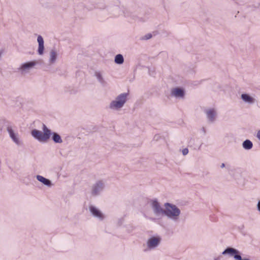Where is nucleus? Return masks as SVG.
<instances>
[{"instance_id":"2eb2a0df","label":"nucleus","mask_w":260,"mask_h":260,"mask_svg":"<svg viewBox=\"0 0 260 260\" xmlns=\"http://www.w3.org/2000/svg\"><path fill=\"white\" fill-rule=\"evenodd\" d=\"M36 178L39 181L42 183L44 185L48 187H51L52 186L51 181L42 176L37 175Z\"/></svg>"},{"instance_id":"f257e3e1","label":"nucleus","mask_w":260,"mask_h":260,"mask_svg":"<svg viewBox=\"0 0 260 260\" xmlns=\"http://www.w3.org/2000/svg\"><path fill=\"white\" fill-rule=\"evenodd\" d=\"M164 214L171 220L177 222L179 221L181 213L180 209L175 205L166 203L164 205Z\"/></svg>"},{"instance_id":"423d86ee","label":"nucleus","mask_w":260,"mask_h":260,"mask_svg":"<svg viewBox=\"0 0 260 260\" xmlns=\"http://www.w3.org/2000/svg\"><path fill=\"white\" fill-rule=\"evenodd\" d=\"M37 64V61L36 60L25 62L21 63L17 70L21 74L25 75L28 74Z\"/></svg>"},{"instance_id":"5701e85b","label":"nucleus","mask_w":260,"mask_h":260,"mask_svg":"<svg viewBox=\"0 0 260 260\" xmlns=\"http://www.w3.org/2000/svg\"><path fill=\"white\" fill-rule=\"evenodd\" d=\"M234 258L238 259V260H242L241 256L240 255L236 254L234 255Z\"/></svg>"},{"instance_id":"b1692460","label":"nucleus","mask_w":260,"mask_h":260,"mask_svg":"<svg viewBox=\"0 0 260 260\" xmlns=\"http://www.w3.org/2000/svg\"><path fill=\"white\" fill-rule=\"evenodd\" d=\"M257 210L260 212V201H259L257 204Z\"/></svg>"},{"instance_id":"4be33fe9","label":"nucleus","mask_w":260,"mask_h":260,"mask_svg":"<svg viewBox=\"0 0 260 260\" xmlns=\"http://www.w3.org/2000/svg\"><path fill=\"white\" fill-rule=\"evenodd\" d=\"M182 154L183 155H186L188 153V149L187 148H184L182 151Z\"/></svg>"},{"instance_id":"bb28decb","label":"nucleus","mask_w":260,"mask_h":260,"mask_svg":"<svg viewBox=\"0 0 260 260\" xmlns=\"http://www.w3.org/2000/svg\"><path fill=\"white\" fill-rule=\"evenodd\" d=\"M225 167V165L224 164H222L221 165V168H224Z\"/></svg>"},{"instance_id":"9b49d317","label":"nucleus","mask_w":260,"mask_h":260,"mask_svg":"<svg viewBox=\"0 0 260 260\" xmlns=\"http://www.w3.org/2000/svg\"><path fill=\"white\" fill-rule=\"evenodd\" d=\"M185 90L183 88L175 87L171 89V96L178 99H183L185 96Z\"/></svg>"},{"instance_id":"a211bd4d","label":"nucleus","mask_w":260,"mask_h":260,"mask_svg":"<svg viewBox=\"0 0 260 260\" xmlns=\"http://www.w3.org/2000/svg\"><path fill=\"white\" fill-rule=\"evenodd\" d=\"M114 61L116 64H121L124 62V58L122 55L118 54L115 56Z\"/></svg>"},{"instance_id":"f03ea898","label":"nucleus","mask_w":260,"mask_h":260,"mask_svg":"<svg viewBox=\"0 0 260 260\" xmlns=\"http://www.w3.org/2000/svg\"><path fill=\"white\" fill-rule=\"evenodd\" d=\"M127 96L126 93H122L117 96L109 104V109L113 111H120L127 101Z\"/></svg>"},{"instance_id":"ddd939ff","label":"nucleus","mask_w":260,"mask_h":260,"mask_svg":"<svg viewBox=\"0 0 260 260\" xmlns=\"http://www.w3.org/2000/svg\"><path fill=\"white\" fill-rule=\"evenodd\" d=\"M89 211L91 214L94 217L98 218L99 220H103L105 216L102 212L96 207L91 205L89 207Z\"/></svg>"},{"instance_id":"4468645a","label":"nucleus","mask_w":260,"mask_h":260,"mask_svg":"<svg viewBox=\"0 0 260 260\" xmlns=\"http://www.w3.org/2000/svg\"><path fill=\"white\" fill-rule=\"evenodd\" d=\"M37 42L38 43V53L40 55H42L44 53V41L43 37L39 35L37 38Z\"/></svg>"},{"instance_id":"f3484780","label":"nucleus","mask_w":260,"mask_h":260,"mask_svg":"<svg viewBox=\"0 0 260 260\" xmlns=\"http://www.w3.org/2000/svg\"><path fill=\"white\" fill-rule=\"evenodd\" d=\"M52 139L56 143H62V140L59 134L56 133H51Z\"/></svg>"},{"instance_id":"39448f33","label":"nucleus","mask_w":260,"mask_h":260,"mask_svg":"<svg viewBox=\"0 0 260 260\" xmlns=\"http://www.w3.org/2000/svg\"><path fill=\"white\" fill-rule=\"evenodd\" d=\"M161 238L160 236H151L149 238L146 243L145 251H151L156 248L160 244Z\"/></svg>"},{"instance_id":"9d476101","label":"nucleus","mask_w":260,"mask_h":260,"mask_svg":"<svg viewBox=\"0 0 260 260\" xmlns=\"http://www.w3.org/2000/svg\"><path fill=\"white\" fill-rule=\"evenodd\" d=\"M151 205L153 212L156 215L159 216L164 214L165 209L161 208L159 203L156 200H152Z\"/></svg>"},{"instance_id":"20e7f679","label":"nucleus","mask_w":260,"mask_h":260,"mask_svg":"<svg viewBox=\"0 0 260 260\" xmlns=\"http://www.w3.org/2000/svg\"><path fill=\"white\" fill-rule=\"evenodd\" d=\"M105 187V182L103 180L95 181L90 187V194L95 197L101 194Z\"/></svg>"},{"instance_id":"aec40b11","label":"nucleus","mask_w":260,"mask_h":260,"mask_svg":"<svg viewBox=\"0 0 260 260\" xmlns=\"http://www.w3.org/2000/svg\"><path fill=\"white\" fill-rule=\"evenodd\" d=\"M238 251L233 248H228L222 252V254H230L233 255L234 254L237 253Z\"/></svg>"},{"instance_id":"6e6552de","label":"nucleus","mask_w":260,"mask_h":260,"mask_svg":"<svg viewBox=\"0 0 260 260\" xmlns=\"http://www.w3.org/2000/svg\"><path fill=\"white\" fill-rule=\"evenodd\" d=\"M7 130L10 137L16 145L20 146L22 144L18 133L16 132L11 126H7Z\"/></svg>"},{"instance_id":"dca6fc26","label":"nucleus","mask_w":260,"mask_h":260,"mask_svg":"<svg viewBox=\"0 0 260 260\" xmlns=\"http://www.w3.org/2000/svg\"><path fill=\"white\" fill-rule=\"evenodd\" d=\"M95 76L98 80V81L101 83L103 86H105L107 84L106 81L104 80L103 76L101 73L99 72H96L95 73Z\"/></svg>"},{"instance_id":"1a4fd4ad","label":"nucleus","mask_w":260,"mask_h":260,"mask_svg":"<svg viewBox=\"0 0 260 260\" xmlns=\"http://www.w3.org/2000/svg\"><path fill=\"white\" fill-rule=\"evenodd\" d=\"M205 113L206 115V117L209 123L214 122L217 118V110L214 108H208L205 110Z\"/></svg>"},{"instance_id":"393cba45","label":"nucleus","mask_w":260,"mask_h":260,"mask_svg":"<svg viewBox=\"0 0 260 260\" xmlns=\"http://www.w3.org/2000/svg\"><path fill=\"white\" fill-rule=\"evenodd\" d=\"M256 137L260 140V130L257 132Z\"/></svg>"},{"instance_id":"7ed1b4c3","label":"nucleus","mask_w":260,"mask_h":260,"mask_svg":"<svg viewBox=\"0 0 260 260\" xmlns=\"http://www.w3.org/2000/svg\"><path fill=\"white\" fill-rule=\"evenodd\" d=\"M43 132L38 129H35L31 131V136L40 142L46 143L48 142L51 135V131L45 125H43Z\"/></svg>"},{"instance_id":"412c9836","label":"nucleus","mask_w":260,"mask_h":260,"mask_svg":"<svg viewBox=\"0 0 260 260\" xmlns=\"http://www.w3.org/2000/svg\"><path fill=\"white\" fill-rule=\"evenodd\" d=\"M152 38V35L151 34H148L144 37V39L148 40Z\"/></svg>"},{"instance_id":"0eeeda50","label":"nucleus","mask_w":260,"mask_h":260,"mask_svg":"<svg viewBox=\"0 0 260 260\" xmlns=\"http://www.w3.org/2000/svg\"><path fill=\"white\" fill-rule=\"evenodd\" d=\"M59 56V50L53 48L49 51L48 56V64L50 66L54 64L57 62Z\"/></svg>"},{"instance_id":"a878e982","label":"nucleus","mask_w":260,"mask_h":260,"mask_svg":"<svg viewBox=\"0 0 260 260\" xmlns=\"http://www.w3.org/2000/svg\"><path fill=\"white\" fill-rule=\"evenodd\" d=\"M3 51H2V50H0V58H1V57H2V54H3Z\"/></svg>"},{"instance_id":"6ab92c4d","label":"nucleus","mask_w":260,"mask_h":260,"mask_svg":"<svg viewBox=\"0 0 260 260\" xmlns=\"http://www.w3.org/2000/svg\"><path fill=\"white\" fill-rule=\"evenodd\" d=\"M242 146L244 149L249 150L252 148L253 144L250 140H246L243 142Z\"/></svg>"},{"instance_id":"f8f14e48","label":"nucleus","mask_w":260,"mask_h":260,"mask_svg":"<svg viewBox=\"0 0 260 260\" xmlns=\"http://www.w3.org/2000/svg\"><path fill=\"white\" fill-rule=\"evenodd\" d=\"M241 99L242 102L246 104L252 105L256 102V99L253 94H250L246 93H242Z\"/></svg>"}]
</instances>
